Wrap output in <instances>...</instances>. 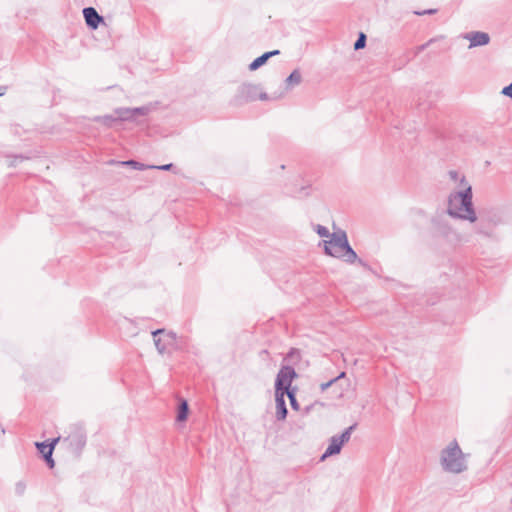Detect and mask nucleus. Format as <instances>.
<instances>
[{
  "label": "nucleus",
  "instance_id": "f257e3e1",
  "mask_svg": "<svg viewBox=\"0 0 512 512\" xmlns=\"http://www.w3.org/2000/svg\"><path fill=\"white\" fill-rule=\"evenodd\" d=\"M450 179L455 183V191H452L447 199V214L455 219L476 222L477 214L473 206L472 187L465 176L457 171L451 170L448 173Z\"/></svg>",
  "mask_w": 512,
  "mask_h": 512
},
{
  "label": "nucleus",
  "instance_id": "f03ea898",
  "mask_svg": "<svg viewBox=\"0 0 512 512\" xmlns=\"http://www.w3.org/2000/svg\"><path fill=\"white\" fill-rule=\"evenodd\" d=\"M323 244L324 251L327 255L342 258L350 264L358 261L362 266H366L361 259H358L356 252L349 245L347 234L344 230L340 228L335 229L331 234V238L324 240Z\"/></svg>",
  "mask_w": 512,
  "mask_h": 512
},
{
  "label": "nucleus",
  "instance_id": "7ed1b4c3",
  "mask_svg": "<svg viewBox=\"0 0 512 512\" xmlns=\"http://www.w3.org/2000/svg\"><path fill=\"white\" fill-rule=\"evenodd\" d=\"M439 463L442 470L450 474H461L468 469L467 455L455 439L440 451Z\"/></svg>",
  "mask_w": 512,
  "mask_h": 512
},
{
  "label": "nucleus",
  "instance_id": "20e7f679",
  "mask_svg": "<svg viewBox=\"0 0 512 512\" xmlns=\"http://www.w3.org/2000/svg\"><path fill=\"white\" fill-rule=\"evenodd\" d=\"M296 376L297 374L291 366H283L277 374L275 381V402L276 418L278 420H285L288 412L284 399L285 389H283V387L284 385H291Z\"/></svg>",
  "mask_w": 512,
  "mask_h": 512
},
{
  "label": "nucleus",
  "instance_id": "39448f33",
  "mask_svg": "<svg viewBox=\"0 0 512 512\" xmlns=\"http://www.w3.org/2000/svg\"><path fill=\"white\" fill-rule=\"evenodd\" d=\"M154 343L160 354L170 352L178 348L177 336L174 332L157 329L152 332Z\"/></svg>",
  "mask_w": 512,
  "mask_h": 512
},
{
  "label": "nucleus",
  "instance_id": "423d86ee",
  "mask_svg": "<svg viewBox=\"0 0 512 512\" xmlns=\"http://www.w3.org/2000/svg\"><path fill=\"white\" fill-rule=\"evenodd\" d=\"M356 428V424H353L346 428L342 434L335 435L330 438V442L328 447L326 448V451L321 456V460H325L327 457H330L332 455L339 454L341 452L342 446L347 443L350 438L352 431Z\"/></svg>",
  "mask_w": 512,
  "mask_h": 512
},
{
  "label": "nucleus",
  "instance_id": "0eeeda50",
  "mask_svg": "<svg viewBox=\"0 0 512 512\" xmlns=\"http://www.w3.org/2000/svg\"><path fill=\"white\" fill-rule=\"evenodd\" d=\"M462 38L469 41V48H475L479 46H485L490 42V36L486 32L473 31L465 33Z\"/></svg>",
  "mask_w": 512,
  "mask_h": 512
},
{
  "label": "nucleus",
  "instance_id": "6e6552de",
  "mask_svg": "<svg viewBox=\"0 0 512 512\" xmlns=\"http://www.w3.org/2000/svg\"><path fill=\"white\" fill-rule=\"evenodd\" d=\"M83 16L85 18L86 24L91 29H96L100 22L103 21V17L98 14L95 8L86 7L83 9Z\"/></svg>",
  "mask_w": 512,
  "mask_h": 512
},
{
  "label": "nucleus",
  "instance_id": "1a4fd4ad",
  "mask_svg": "<svg viewBox=\"0 0 512 512\" xmlns=\"http://www.w3.org/2000/svg\"><path fill=\"white\" fill-rule=\"evenodd\" d=\"M115 114L117 115L116 118H113L112 116H104L100 119L105 124H110V122L115 120H121V121H128L134 119L132 108H119L115 110Z\"/></svg>",
  "mask_w": 512,
  "mask_h": 512
},
{
  "label": "nucleus",
  "instance_id": "9d476101",
  "mask_svg": "<svg viewBox=\"0 0 512 512\" xmlns=\"http://www.w3.org/2000/svg\"><path fill=\"white\" fill-rule=\"evenodd\" d=\"M258 88L255 85L243 84L239 87L240 97L246 101L254 100L256 98V92Z\"/></svg>",
  "mask_w": 512,
  "mask_h": 512
},
{
  "label": "nucleus",
  "instance_id": "9b49d317",
  "mask_svg": "<svg viewBox=\"0 0 512 512\" xmlns=\"http://www.w3.org/2000/svg\"><path fill=\"white\" fill-rule=\"evenodd\" d=\"M280 53L279 50H273V51H270V52H266L264 54H262L261 56L257 57L255 60H253L250 65H249V69L250 70H256L258 69L259 67H261L263 64L266 63V61L274 56V55H278Z\"/></svg>",
  "mask_w": 512,
  "mask_h": 512
},
{
  "label": "nucleus",
  "instance_id": "f8f14e48",
  "mask_svg": "<svg viewBox=\"0 0 512 512\" xmlns=\"http://www.w3.org/2000/svg\"><path fill=\"white\" fill-rule=\"evenodd\" d=\"M283 389H285V395L288 396L292 409L298 411L300 409V405L296 399V389L291 388V385H284Z\"/></svg>",
  "mask_w": 512,
  "mask_h": 512
},
{
  "label": "nucleus",
  "instance_id": "ddd939ff",
  "mask_svg": "<svg viewBox=\"0 0 512 512\" xmlns=\"http://www.w3.org/2000/svg\"><path fill=\"white\" fill-rule=\"evenodd\" d=\"M302 81L301 73L298 69H295L292 71V73L286 78V85L289 86H295L299 85Z\"/></svg>",
  "mask_w": 512,
  "mask_h": 512
},
{
  "label": "nucleus",
  "instance_id": "4468645a",
  "mask_svg": "<svg viewBox=\"0 0 512 512\" xmlns=\"http://www.w3.org/2000/svg\"><path fill=\"white\" fill-rule=\"evenodd\" d=\"M188 415V403L186 400H182L179 408H178V414H177V421L182 422L187 419Z\"/></svg>",
  "mask_w": 512,
  "mask_h": 512
},
{
  "label": "nucleus",
  "instance_id": "2eb2a0df",
  "mask_svg": "<svg viewBox=\"0 0 512 512\" xmlns=\"http://www.w3.org/2000/svg\"><path fill=\"white\" fill-rule=\"evenodd\" d=\"M58 439H54L50 444H46L45 442L36 443V447L38 448L39 452L43 455L45 458L46 452H48V448L52 447V451L54 450V446L57 443Z\"/></svg>",
  "mask_w": 512,
  "mask_h": 512
},
{
  "label": "nucleus",
  "instance_id": "dca6fc26",
  "mask_svg": "<svg viewBox=\"0 0 512 512\" xmlns=\"http://www.w3.org/2000/svg\"><path fill=\"white\" fill-rule=\"evenodd\" d=\"M121 164L131 166L136 170L150 169L149 168L150 165H145V164H142V163L134 161V160L123 161V162H121Z\"/></svg>",
  "mask_w": 512,
  "mask_h": 512
},
{
  "label": "nucleus",
  "instance_id": "f3484780",
  "mask_svg": "<svg viewBox=\"0 0 512 512\" xmlns=\"http://www.w3.org/2000/svg\"><path fill=\"white\" fill-rule=\"evenodd\" d=\"M315 231L317 232V234L320 236V237H326V238H331V234L328 230V228H326L325 226H322V225H316L315 227Z\"/></svg>",
  "mask_w": 512,
  "mask_h": 512
},
{
  "label": "nucleus",
  "instance_id": "a211bd4d",
  "mask_svg": "<svg viewBox=\"0 0 512 512\" xmlns=\"http://www.w3.org/2000/svg\"><path fill=\"white\" fill-rule=\"evenodd\" d=\"M366 45V35L364 33H360L358 39L354 43V49L359 50L364 48Z\"/></svg>",
  "mask_w": 512,
  "mask_h": 512
},
{
  "label": "nucleus",
  "instance_id": "6ab92c4d",
  "mask_svg": "<svg viewBox=\"0 0 512 512\" xmlns=\"http://www.w3.org/2000/svg\"><path fill=\"white\" fill-rule=\"evenodd\" d=\"M45 461L47 463V465L50 467V468H53L54 467V460L52 458V447H49L48 448V452H46V455H45Z\"/></svg>",
  "mask_w": 512,
  "mask_h": 512
},
{
  "label": "nucleus",
  "instance_id": "aec40b11",
  "mask_svg": "<svg viewBox=\"0 0 512 512\" xmlns=\"http://www.w3.org/2000/svg\"><path fill=\"white\" fill-rule=\"evenodd\" d=\"M134 118L137 115H146L149 112L148 107H138V108H132Z\"/></svg>",
  "mask_w": 512,
  "mask_h": 512
},
{
  "label": "nucleus",
  "instance_id": "412c9836",
  "mask_svg": "<svg viewBox=\"0 0 512 512\" xmlns=\"http://www.w3.org/2000/svg\"><path fill=\"white\" fill-rule=\"evenodd\" d=\"M172 166H173V164L170 163V164H165V165H160V166L150 165L149 168L167 171V170H170L172 168Z\"/></svg>",
  "mask_w": 512,
  "mask_h": 512
},
{
  "label": "nucleus",
  "instance_id": "4be33fe9",
  "mask_svg": "<svg viewBox=\"0 0 512 512\" xmlns=\"http://www.w3.org/2000/svg\"><path fill=\"white\" fill-rule=\"evenodd\" d=\"M501 93L504 96L512 98V82L508 86L504 87Z\"/></svg>",
  "mask_w": 512,
  "mask_h": 512
},
{
  "label": "nucleus",
  "instance_id": "5701e85b",
  "mask_svg": "<svg viewBox=\"0 0 512 512\" xmlns=\"http://www.w3.org/2000/svg\"><path fill=\"white\" fill-rule=\"evenodd\" d=\"M336 382V379H331L329 380L328 382H325V383H322L320 385V390L322 392H324L325 390H327L329 387H331L334 383Z\"/></svg>",
  "mask_w": 512,
  "mask_h": 512
},
{
  "label": "nucleus",
  "instance_id": "b1692460",
  "mask_svg": "<svg viewBox=\"0 0 512 512\" xmlns=\"http://www.w3.org/2000/svg\"><path fill=\"white\" fill-rule=\"evenodd\" d=\"M282 96H283V93H281L277 96H272V97H268V95L266 93H260L259 98L261 100H268V99L276 100V99H280Z\"/></svg>",
  "mask_w": 512,
  "mask_h": 512
},
{
  "label": "nucleus",
  "instance_id": "393cba45",
  "mask_svg": "<svg viewBox=\"0 0 512 512\" xmlns=\"http://www.w3.org/2000/svg\"><path fill=\"white\" fill-rule=\"evenodd\" d=\"M436 10L435 9H429V10H424V11H421V12H415V14L417 15H425V14H433L435 13Z\"/></svg>",
  "mask_w": 512,
  "mask_h": 512
},
{
  "label": "nucleus",
  "instance_id": "a878e982",
  "mask_svg": "<svg viewBox=\"0 0 512 512\" xmlns=\"http://www.w3.org/2000/svg\"><path fill=\"white\" fill-rule=\"evenodd\" d=\"M346 376V373L345 372H341L337 377H335L334 379H336V381H338L339 379H342Z\"/></svg>",
  "mask_w": 512,
  "mask_h": 512
},
{
  "label": "nucleus",
  "instance_id": "bb28decb",
  "mask_svg": "<svg viewBox=\"0 0 512 512\" xmlns=\"http://www.w3.org/2000/svg\"><path fill=\"white\" fill-rule=\"evenodd\" d=\"M6 87H0V97L5 94Z\"/></svg>",
  "mask_w": 512,
  "mask_h": 512
}]
</instances>
